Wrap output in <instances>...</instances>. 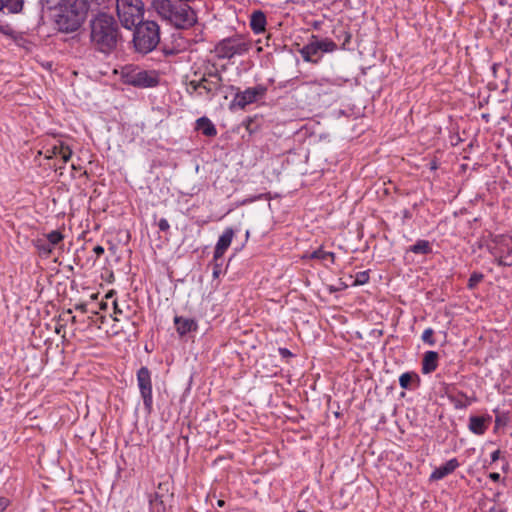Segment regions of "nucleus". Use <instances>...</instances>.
I'll list each match as a JSON object with an SVG mask.
<instances>
[{"instance_id": "obj_5", "label": "nucleus", "mask_w": 512, "mask_h": 512, "mask_svg": "<svg viewBox=\"0 0 512 512\" xmlns=\"http://www.w3.org/2000/svg\"><path fill=\"white\" fill-rule=\"evenodd\" d=\"M124 84L136 88H153L158 86L160 75L156 70H145L136 65H126L121 69Z\"/></svg>"}, {"instance_id": "obj_34", "label": "nucleus", "mask_w": 512, "mask_h": 512, "mask_svg": "<svg viewBox=\"0 0 512 512\" xmlns=\"http://www.w3.org/2000/svg\"><path fill=\"white\" fill-rule=\"evenodd\" d=\"M39 3L43 8L51 9L56 4V0H39Z\"/></svg>"}, {"instance_id": "obj_41", "label": "nucleus", "mask_w": 512, "mask_h": 512, "mask_svg": "<svg viewBox=\"0 0 512 512\" xmlns=\"http://www.w3.org/2000/svg\"><path fill=\"white\" fill-rule=\"evenodd\" d=\"M502 471L503 472H508L509 471V463L508 462H506L505 465H503Z\"/></svg>"}, {"instance_id": "obj_29", "label": "nucleus", "mask_w": 512, "mask_h": 512, "mask_svg": "<svg viewBox=\"0 0 512 512\" xmlns=\"http://www.w3.org/2000/svg\"><path fill=\"white\" fill-rule=\"evenodd\" d=\"M203 82H207V77L203 76L200 80H192V81H190L189 87L194 92H198L199 91V94L202 95V85H203Z\"/></svg>"}, {"instance_id": "obj_8", "label": "nucleus", "mask_w": 512, "mask_h": 512, "mask_svg": "<svg viewBox=\"0 0 512 512\" xmlns=\"http://www.w3.org/2000/svg\"><path fill=\"white\" fill-rule=\"evenodd\" d=\"M249 48V43L242 38L230 37L220 41L215 47V52L220 59H231L236 55L247 53Z\"/></svg>"}, {"instance_id": "obj_3", "label": "nucleus", "mask_w": 512, "mask_h": 512, "mask_svg": "<svg viewBox=\"0 0 512 512\" xmlns=\"http://www.w3.org/2000/svg\"><path fill=\"white\" fill-rule=\"evenodd\" d=\"M152 8L162 20L178 29L188 28L196 22V14L188 4L153 0Z\"/></svg>"}, {"instance_id": "obj_4", "label": "nucleus", "mask_w": 512, "mask_h": 512, "mask_svg": "<svg viewBox=\"0 0 512 512\" xmlns=\"http://www.w3.org/2000/svg\"><path fill=\"white\" fill-rule=\"evenodd\" d=\"M133 28L132 44L137 53L146 55L157 48L160 43V26L157 22L141 21Z\"/></svg>"}, {"instance_id": "obj_47", "label": "nucleus", "mask_w": 512, "mask_h": 512, "mask_svg": "<svg viewBox=\"0 0 512 512\" xmlns=\"http://www.w3.org/2000/svg\"><path fill=\"white\" fill-rule=\"evenodd\" d=\"M296 512H307V511H305V510H298V511H296Z\"/></svg>"}, {"instance_id": "obj_13", "label": "nucleus", "mask_w": 512, "mask_h": 512, "mask_svg": "<svg viewBox=\"0 0 512 512\" xmlns=\"http://www.w3.org/2000/svg\"><path fill=\"white\" fill-rule=\"evenodd\" d=\"M234 237V230L230 227L226 228L223 233L220 235L215 249H214V258L215 260H221L223 258L226 250L232 243Z\"/></svg>"}, {"instance_id": "obj_32", "label": "nucleus", "mask_w": 512, "mask_h": 512, "mask_svg": "<svg viewBox=\"0 0 512 512\" xmlns=\"http://www.w3.org/2000/svg\"><path fill=\"white\" fill-rule=\"evenodd\" d=\"M10 505L9 498L5 496H0V512H4L8 506Z\"/></svg>"}, {"instance_id": "obj_25", "label": "nucleus", "mask_w": 512, "mask_h": 512, "mask_svg": "<svg viewBox=\"0 0 512 512\" xmlns=\"http://www.w3.org/2000/svg\"><path fill=\"white\" fill-rule=\"evenodd\" d=\"M64 239L63 234L58 230H53L46 235V241L51 244L52 247L60 244Z\"/></svg>"}, {"instance_id": "obj_39", "label": "nucleus", "mask_w": 512, "mask_h": 512, "mask_svg": "<svg viewBox=\"0 0 512 512\" xmlns=\"http://www.w3.org/2000/svg\"><path fill=\"white\" fill-rule=\"evenodd\" d=\"M489 478H490L492 481H494V482H498V481H500L501 476H500V474H499V473H497V472H492V473H490V474H489Z\"/></svg>"}, {"instance_id": "obj_11", "label": "nucleus", "mask_w": 512, "mask_h": 512, "mask_svg": "<svg viewBox=\"0 0 512 512\" xmlns=\"http://www.w3.org/2000/svg\"><path fill=\"white\" fill-rule=\"evenodd\" d=\"M204 76L207 77V82H203L202 90L208 99H212L221 90L223 78L218 71H209Z\"/></svg>"}, {"instance_id": "obj_17", "label": "nucleus", "mask_w": 512, "mask_h": 512, "mask_svg": "<svg viewBox=\"0 0 512 512\" xmlns=\"http://www.w3.org/2000/svg\"><path fill=\"white\" fill-rule=\"evenodd\" d=\"M195 129L207 137H214L217 135V129L215 125L206 116L200 117L196 120Z\"/></svg>"}, {"instance_id": "obj_19", "label": "nucleus", "mask_w": 512, "mask_h": 512, "mask_svg": "<svg viewBox=\"0 0 512 512\" xmlns=\"http://www.w3.org/2000/svg\"><path fill=\"white\" fill-rule=\"evenodd\" d=\"M266 16L264 12L257 10L251 14L250 27L255 34H260L265 31Z\"/></svg>"}, {"instance_id": "obj_42", "label": "nucleus", "mask_w": 512, "mask_h": 512, "mask_svg": "<svg viewBox=\"0 0 512 512\" xmlns=\"http://www.w3.org/2000/svg\"><path fill=\"white\" fill-rule=\"evenodd\" d=\"M114 309H115V313H116V314H120V313H122V311H121L120 309H118V306H117V303H116V302H114Z\"/></svg>"}, {"instance_id": "obj_43", "label": "nucleus", "mask_w": 512, "mask_h": 512, "mask_svg": "<svg viewBox=\"0 0 512 512\" xmlns=\"http://www.w3.org/2000/svg\"><path fill=\"white\" fill-rule=\"evenodd\" d=\"M194 0H179L180 3L188 4L190 2H193Z\"/></svg>"}, {"instance_id": "obj_2", "label": "nucleus", "mask_w": 512, "mask_h": 512, "mask_svg": "<svg viewBox=\"0 0 512 512\" xmlns=\"http://www.w3.org/2000/svg\"><path fill=\"white\" fill-rule=\"evenodd\" d=\"M89 10L88 0H59L54 15L56 29L65 34L77 32L86 22Z\"/></svg>"}, {"instance_id": "obj_9", "label": "nucleus", "mask_w": 512, "mask_h": 512, "mask_svg": "<svg viewBox=\"0 0 512 512\" xmlns=\"http://www.w3.org/2000/svg\"><path fill=\"white\" fill-rule=\"evenodd\" d=\"M137 386L143 400L144 409L147 414L153 410V392L151 372L146 366H142L136 373Z\"/></svg>"}, {"instance_id": "obj_1", "label": "nucleus", "mask_w": 512, "mask_h": 512, "mask_svg": "<svg viewBox=\"0 0 512 512\" xmlns=\"http://www.w3.org/2000/svg\"><path fill=\"white\" fill-rule=\"evenodd\" d=\"M121 41L119 25L113 15L98 12L89 21V42L95 52L109 56Z\"/></svg>"}, {"instance_id": "obj_24", "label": "nucleus", "mask_w": 512, "mask_h": 512, "mask_svg": "<svg viewBox=\"0 0 512 512\" xmlns=\"http://www.w3.org/2000/svg\"><path fill=\"white\" fill-rule=\"evenodd\" d=\"M310 258L321 260V261L329 260L331 263H334L335 254L333 252L325 251L322 248H319L310 254Z\"/></svg>"}, {"instance_id": "obj_22", "label": "nucleus", "mask_w": 512, "mask_h": 512, "mask_svg": "<svg viewBox=\"0 0 512 512\" xmlns=\"http://www.w3.org/2000/svg\"><path fill=\"white\" fill-rule=\"evenodd\" d=\"M408 251L415 254L427 255L432 252L431 243L428 240L420 239L416 243L409 247Z\"/></svg>"}, {"instance_id": "obj_40", "label": "nucleus", "mask_w": 512, "mask_h": 512, "mask_svg": "<svg viewBox=\"0 0 512 512\" xmlns=\"http://www.w3.org/2000/svg\"><path fill=\"white\" fill-rule=\"evenodd\" d=\"M75 308L77 310H80L81 312H86V305L85 304L76 305Z\"/></svg>"}, {"instance_id": "obj_30", "label": "nucleus", "mask_w": 512, "mask_h": 512, "mask_svg": "<svg viewBox=\"0 0 512 512\" xmlns=\"http://www.w3.org/2000/svg\"><path fill=\"white\" fill-rule=\"evenodd\" d=\"M369 281V272L361 271L356 274L354 285H364Z\"/></svg>"}, {"instance_id": "obj_10", "label": "nucleus", "mask_w": 512, "mask_h": 512, "mask_svg": "<svg viewBox=\"0 0 512 512\" xmlns=\"http://www.w3.org/2000/svg\"><path fill=\"white\" fill-rule=\"evenodd\" d=\"M267 88L264 85L249 87L244 91L238 90L235 94L233 102L236 106L244 109L247 105L255 103L257 100L266 95Z\"/></svg>"}, {"instance_id": "obj_46", "label": "nucleus", "mask_w": 512, "mask_h": 512, "mask_svg": "<svg viewBox=\"0 0 512 512\" xmlns=\"http://www.w3.org/2000/svg\"><path fill=\"white\" fill-rule=\"evenodd\" d=\"M106 306H107V304H106V303H102V304H101V309H105V308H106Z\"/></svg>"}, {"instance_id": "obj_12", "label": "nucleus", "mask_w": 512, "mask_h": 512, "mask_svg": "<svg viewBox=\"0 0 512 512\" xmlns=\"http://www.w3.org/2000/svg\"><path fill=\"white\" fill-rule=\"evenodd\" d=\"M44 154L47 159L59 157L63 163H67L72 156V150L64 142L57 141L55 144L48 145L45 148Z\"/></svg>"}, {"instance_id": "obj_37", "label": "nucleus", "mask_w": 512, "mask_h": 512, "mask_svg": "<svg viewBox=\"0 0 512 512\" xmlns=\"http://www.w3.org/2000/svg\"><path fill=\"white\" fill-rule=\"evenodd\" d=\"M501 451L499 449L491 453V461L496 462L500 458Z\"/></svg>"}, {"instance_id": "obj_35", "label": "nucleus", "mask_w": 512, "mask_h": 512, "mask_svg": "<svg viewBox=\"0 0 512 512\" xmlns=\"http://www.w3.org/2000/svg\"><path fill=\"white\" fill-rule=\"evenodd\" d=\"M451 400L453 401V403H454V405H455V407H456L457 409H463V408H466V407L470 404V402H462V401H460V400H455V399H454V398H452V397H451Z\"/></svg>"}, {"instance_id": "obj_16", "label": "nucleus", "mask_w": 512, "mask_h": 512, "mask_svg": "<svg viewBox=\"0 0 512 512\" xmlns=\"http://www.w3.org/2000/svg\"><path fill=\"white\" fill-rule=\"evenodd\" d=\"M173 321L176 331L180 336H184L191 331H195L198 327L197 322L191 318L176 315Z\"/></svg>"}, {"instance_id": "obj_18", "label": "nucleus", "mask_w": 512, "mask_h": 512, "mask_svg": "<svg viewBox=\"0 0 512 512\" xmlns=\"http://www.w3.org/2000/svg\"><path fill=\"white\" fill-rule=\"evenodd\" d=\"M23 8L24 0H0V12L4 14H19Z\"/></svg>"}, {"instance_id": "obj_7", "label": "nucleus", "mask_w": 512, "mask_h": 512, "mask_svg": "<svg viewBox=\"0 0 512 512\" xmlns=\"http://www.w3.org/2000/svg\"><path fill=\"white\" fill-rule=\"evenodd\" d=\"M337 50V44L329 39H319L318 36L312 35L311 40L304 45L299 53L305 62L318 64L323 53H332Z\"/></svg>"}, {"instance_id": "obj_33", "label": "nucleus", "mask_w": 512, "mask_h": 512, "mask_svg": "<svg viewBox=\"0 0 512 512\" xmlns=\"http://www.w3.org/2000/svg\"><path fill=\"white\" fill-rule=\"evenodd\" d=\"M158 227L161 231H168L170 228V224L167 219L161 218L158 222Z\"/></svg>"}, {"instance_id": "obj_28", "label": "nucleus", "mask_w": 512, "mask_h": 512, "mask_svg": "<svg viewBox=\"0 0 512 512\" xmlns=\"http://www.w3.org/2000/svg\"><path fill=\"white\" fill-rule=\"evenodd\" d=\"M484 276L482 273L474 272L470 275L468 279V288L473 289L475 288L478 283H480L483 280Z\"/></svg>"}, {"instance_id": "obj_15", "label": "nucleus", "mask_w": 512, "mask_h": 512, "mask_svg": "<svg viewBox=\"0 0 512 512\" xmlns=\"http://www.w3.org/2000/svg\"><path fill=\"white\" fill-rule=\"evenodd\" d=\"M439 354L436 351H426L423 355L421 372L424 375L431 374L438 367Z\"/></svg>"}, {"instance_id": "obj_21", "label": "nucleus", "mask_w": 512, "mask_h": 512, "mask_svg": "<svg viewBox=\"0 0 512 512\" xmlns=\"http://www.w3.org/2000/svg\"><path fill=\"white\" fill-rule=\"evenodd\" d=\"M413 382H416L417 385L420 382V378L418 374L415 372H405L402 373L399 377V385L403 389L411 390L413 389L412 384Z\"/></svg>"}, {"instance_id": "obj_26", "label": "nucleus", "mask_w": 512, "mask_h": 512, "mask_svg": "<svg viewBox=\"0 0 512 512\" xmlns=\"http://www.w3.org/2000/svg\"><path fill=\"white\" fill-rule=\"evenodd\" d=\"M433 335H434V330L429 327L423 331L421 339L425 344L434 346L436 342H435Z\"/></svg>"}, {"instance_id": "obj_31", "label": "nucleus", "mask_w": 512, "mask_h": 512, "mask_svg": "<svg viewBox=\"0 0 512 512\" xmlns=\"http://www.w3.org/2000/svg\"><path fill=\"white\" fill-rule=\"evenodd\" d=\"M222 265H223V258H221V260H215V258L213 257V260H212V266H213V277L214 278H218L219 275L221 274L222 272Z\"/></svg>"}, {"instance_id": "obj_38", "label": "nucleus", "mask_w": 512, "mask_h": 512, "mask_svg": "<svg viewBox=\"0 0 512 512\" xmlns=\"http://www.w3.org/2000/svg\"><path fill=\"white\" fill-rule=\"evenodd\" d=\"M279 353L282 357H289L292 356V353L287 348H279Z\"/></svg>"}, {"instance_id": "obj_23", "label": "nucleus", "mask_w": 512, "mask_h": 512, "mask_svg": "<svg viewBox=\"0 0 512 512\" xmlns=\"http://www.w3.org/2000/svg\"><path fill=\"white\" fill-rule=\"evenodd\" d=\"M37 251L40 256L44 258H48L52 252L54 247L51 246L46 240L38 239L35 243Z\"/></svg>"}, {"instance_id": "obj_27", "label": "nucleus", "mask_w": 512, "mask_h": 512, "mask_svg": "<svg viewBox=\"0 0 512 512\" xmlns=\"http://www.w3.org/2000/svg\"><path fill=\"white\" fill-rule=\"evenodd\" d=\"M149 506L150 510L158 509V506L164 508L162 497L158 493L151 494L149 496Z\"/></svg>"}, {"instance_id": "obj_45", "label": "nucleus", "mask_w": 512, "mask_h": 512, "mask_svg": "<svg viewBox=\"0 0 512 512\" xmlns=\"http://www.w3.org/2000/svg\"><path fill=\"white\" fill-rule=\"evenodd\" d=\"M218 506H220V507L224 506V501L223 500H219L218 501Z\"/></svg>"}, {"instance_id": "obj_44", "label": "nucleus", "mask_w": 512, "mask_h": 512, "mask_svg": "<svg viewBox=\"0 0 512 512\" xmlns=\"http://www.w3.org/2000/svg\"><path fill=\"white\" fill-rule=\"evenodd\" d=\"M430 168H431L432 170L437 169V164H436V162H432V163H431V167H430Z\"/></svg>"}, {"instance_id": "obj_36", "label": "nucleus", "mask_w": 512, "mask_h": 512, "mask_svg": "<svg viewBox=\"0 0 512 512\" xmlns=\"http://www.w3.org/2000/svg\"><path fill=\"white\" fill-rule=\"evenodd\" d=\"M93 251L97 255V257H100L105 252L104 248L101 245H96L93 248Z\"/></svg>"}, {"instance_id": "obj_14", "label": "nucleus", "mask_w": 512, "mask_h": 512, "mask_svg": "<svg viewBox=\"0 0 512 512\" xmlns=\"http://www.w3.org/2000/svg\"><path fill=\"white\" fill-rule=\"evenodd\" d=\"M460 466L457 458H452L448 460L445 464L436 467L432 473L430 474V481H439L446 476L452 474L458 467Z\"/></svg>"}, {"instance_id": "obj_20", "label": "nucleus", "mask_w": 512, "mask_h": 512, "mask_svg": "<svg viewBox=\"0 0 512 512\" xmlns=\"http://www.w3.org/2000/svg\"><path fill=\"white\" fill-rule=\"evenodd\" d=\"M469 430L476 435H483L487 430L485 419L481 416H471L469 418Z\"/></svg>"}, {"instance_id": "obj_6", "label": "nucleus", "mask_w": 512, "mask_h": 512, "mask_svg": "<svg viewBox=\"0 0 512 512\" xmlns=\"http://www.w3.org/2000/svg\"><path fill=\"white\" fill-rule=\"evenodd\" d=\"M144 3L142 0H116V13L118 19L127 30L133 29L137 23L143 21Z\"/></svg>"}]
</instances>
